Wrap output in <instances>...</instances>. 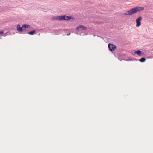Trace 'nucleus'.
<instances>
[{
    "label": "nucleus",
    "instance_id": "9",
    "mask_svg": "<svg viewBox=\"0 0 153 153\" xmlns=\"http://www.w3.org/2000/svg\"><path fill=\"white\" fill-rule=\"evenodd\" d=\"M146 60V59L145 58L142 57L140 59H139V61L141 62H144Z\"/></svg>",
    "mask_w": 153,
    "mask_h": 153
},
{
    "label": "nucleus",
    "instance_id": "1",
    "mask_svg": "<svg viewBox=\"0 0 153 153\" xmlns=\"http://www.w3.org/2000/svg\"><path fill=\"white\" fill-rule=\"evenodd\" d=\"M144 9V8L143 7H137L131 9L128 11L126 12L124 14L126 15H131L138 12L142 11Z\"/></svg>",
    "mask_w": 153,
    "mask_h": 153
},
{
    "label": "nucleus",
    "instance_id": "6",
    "mask_svg": "<svg viewBox=\"0 0 153 153\" xmlns=\"http://www.w3.org/2000/svg\"><path fill=\"white\" fill-rule=\"evenodd\" d=\"M76 29L77 30H79L80 29H81L83 30H86V27L83 25H81L80 26H79L78 27H77L76 28Z\"/></svg>",
    "mask_w": 153,
    "mask_h": 153
},
{
    "label": "nucleus",
    "instance_id": "8",
    "mask_svg": "<svg viewBox=\"0 0 153 153\" xmlns=\"http://www.w3.org/2000/svg\"><path fill=\"white\" fill-rule=\"evenodd\" d=\"M35 31L34 30H33L32 31H31L29 32H28V33L29 34V35H33L35 33Z\"/></svg>",
    "mask_w": 153,
    "mask_h": 153
},
{
    "label": "nucleus",
    "instance_id": "7",
    "mask_svg": "<svg viewBox=\"0 0 153 153\" xmlns=\"http://www.w3.org/2000/svg\"><path fill=\"white\" fill-rule=\"evenodd\" d=\"M141 51L140 50H138L134 52V54H137L139 56H140L141 55Z\"/></svg>",
    "mask_w": 153,
    "mask_h": 153
},
{
    "label": "nucleus",
    "instance_id": "4",
    "mask_svg": "<svg viewBox=\"0 0 153 153\" xmlns=\"http://www.w3.org/2000/svg\"><path fill=\"white\" fill-rule=\"evenodd\" d=\"M142 19V17L141 16L139 17L138 18L136 19V26L137 27H138L141 25V22Z\"/></svg>",
    "mask_w": 153,
    "mask_h": 153
},
{
    "label": "nucleus",
    "instance_id": "3",
    "mask_svg": "<svg viewBox=\"0 0 153 153\" xmlns=\"http://www.w3.org/2000/svg\"><path fill=\"white\" fill-rule=\"evenodd\" d=\"M29 25L24 24L21 27L20 25L18 24L16 27V29L18 32H21L24 30L26 28L29 27Z\"/></svg>",
    "mask_w": 153,
    "mask_h": 153
},
{
    "label": "nucleus",
    "instance_id": "2",
    "mask_svg": "<svg viewBox=\"0 0 153 153\" xmlns=\"http://www.w3.org/2000/svg\"><path fill=\"white\" fill-rule=\"evenodd\" d=\"M73 17L72 16H68L66 15H62L58 16L54 18V19L57 20H69L71 19H73Z\"/></svg>",
    "mask_w": 153,
    "mask_h": 153
},
{
    "label": "nucleus",
    "instance_id": "11",
    "mask_svg": "<svg viewBox=\"0 0 153 153\" xmlns=\"http://www.w3.org/2000/svg\"><path fill=\"white\" fill-rule=\"evenodd\" d=\"M69 35H70V33H67V35H68V36Z\"/></svg>",
    "mask_w": 153,
    "mask_h": 153
},
{
    "label": "nucleus",
    "instance_id": "5",
    "mask_svg": "<svg viewBox=\"0 0 153 153\" xmlns=\"http://www.w3.org/2000/svg\"><path fill=\"white\" fill-rule=\"evenodd\" d=\"M108 48L111 51H114L116 49V46L114 44L109 43L108 44Z\"/></svg>",
    "mask_w": 153,
    "mask_h": 153
},
{
    "label": "nucleus",
    "instance_id": "10",
    "mask_svg": "<svg viewBox=\"0 0 153 153\" xmlns=\"http://www.w3.org/2000/svg\"><path fill=\"white\" fill-rule=\"evenodd\" d=\"M3 33V32L2 31H0V34H2Z\"/></svg>",
    "mask_w": 153,
    "mask_h": 153
}]
</instances>
